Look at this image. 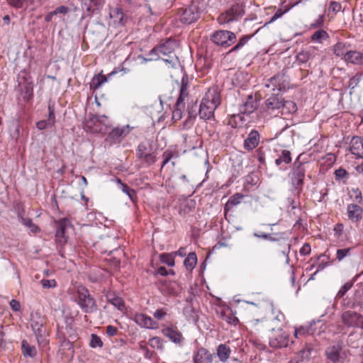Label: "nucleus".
I'll list each match as a JSON object with an SVG mask.
<instances>
[{
	"label": "nucleus",
	"instance_id": "16",
	"mask_svg": "<svg viewBox=\"0 0 363 363\" xmlns=\"http://www.w3.org/2000/svg\"><path fill=\"white\" fill-rule=\"evenodd\" d=\"M245 13L243 2H236L225 11V21L227 23L238 20Z\"/></svg>",
	"mask_w": 363,
	"mask_h": 363
},
{
	"label": "nucleus",
	"instance_id": "50",
	"mask_svg": "<svg viewBox=\"0 0 363 363\" xmlns=\"http://www.w3.org/2000/svg\"><path fill=\"white\" fill-rule=\"evenodd\" d=\"M313 351V349L309 346H306L305 348L300 350L298 357L301 359V361L303 362L304 359H309Z\"/></svg>",
	"mask_w": 363,
	"mask_h": 363
},
{
	"label": "nucleus",
	"instance_id": "51",
	"mask_svg": "<svg viewBox=\"0 0 363 363\" xmlns=\"http://www.w3.org/2000/svg\"><path fill=\"white\" fill-rule=\"evenodd\" d=\"M251 35H244L238 41V43L231 49L229 52H233L239 50L242 48L247 41L250 39Z\"/></svg>",
	"mask_w": 363,
	"mask_h": 363
},
{
	"label": "nucleus",
	"instance_id": "25",
	"mask_svg": "<svg viewBox=\"0 0 363 363\" xmlns=\"http://www.w3.org/2000/svg\"><path fill=\"white\" fill-rule=\"evenodd\" d=\"M258 106L257 101L252 95H249L247 100L240 106V113L242 114H250L253 113Z\"/></svg>",
	"mask_w": 363,
	"mask_h": 363
},
{
	"label": "nucleus",
	"instance_id": "13",
	"mask_svg": "<svg viewBox=\"0 0 363 363\" xmlns=\"http://www.w3.org/2000/svg\"><path fill=\"white\" fill-rule=\"evenodd\" d=\"M341 306L346 308H359L363 311V287L357 289L352 296L343 298Z\"/></svg>",
	"mask_w": 363,
	"mask_h": 363
},
{
	"label": "nucleus",
	"instance_id": "56",
	"mask_svg": "<svg viewBox=\"0 0 363 363\" xmlns=\"http://www.w3.org/2000/svg\"><path fill=\"white\" fill-rule=\"evenodd\" d=\"M150 345L153 348L162 350L163 347V343L162 338L159 337H154L150 340Z\"/></svg>",
	"mask_w": 363,
	"mask_h": 363
},
{
	"label": "nucleus",
	"instance_id": "26",
	"mask_svg": "<svg viewBox=\"0 0 363 363\" xmlns=\"http://www.w3.org/2000/svg\"><path fill=\"white\" fill-rule=\"evenodd\" d=\"M194 363H212L213 355L206 348L201 347L194 356Z\"/></svg>",
	"mask_w": 363,
	"mask_h": 363
},
{
	"label": "nucleus",
	"instance_id": "24",
	"mask_svg": "<svg viewBox=\"0 0 363 363\" xmlns=\"http://www.w3.org/2000/svg\"><path fill=\"white\" fill-rule=\"evenodd\" d=\"M189 79L187 75H184L181 82L180 91L177 100V106H184V100L189 96L188 92Z\"/></svg>",
	"mask_w": 363,
	"mask_h": 363
},
{
	"label": "nucleus",
	"instance_id": "59",
	"mask_svg": "<svg viewBox=\"0 0 363 363\" xmlns=\"http://www.w3.org/2000/svg\"><path fill=\"white\" fill-rule=\"evenodd\" d=\"M197 116V106L194 104L191 107L188 108V118L186 122L194 120Z\"/></svg>",
	"mask_w": 363,
	"mask_h": 363
},
{
	"label": "nucleus",
	"instance_id": "10",
	"mask_svg": "<svg viewBox=\"0 0 363 363\" xmlns=\"http://www.w3.org/2000/svg\"><path fill=\"white\" fill-rule=\"evenodd\" d=\"M71 227V222L66 218L55 222V242L60 247H62L67 242V230Z\"/></svg>",
	"mask_w": 363,
	"mask_h": 363
},
{
	"label": "nucleus",
	"instance_id": "55",
	"mask_svg": "<svg viewBox=\"0 0 363 363\" xmlns=\"http://www.w3.org/2000/svg\"><path fill=\"white\" fill-rule=\"evenodd\" d=\"M184 106H177V103L175 104L174 109L172 112V119L175 121H179L182 118V109Z\"/></svg>",
	"mask_w": 363,
	"mask_h": 363
},
{
	"label": "nucleus",
	"instance_id": "1",
	"mask_svg": "<svg viewBox=\"0 0 363 363\" xmlns=\"http://www.w3.org/2000/svg\"><path fill=\"white\" fill-rule=\"evenodd\" d=\"M220 104V94L218 88L208 89L199 106V117L203 120H209L213 116L215 110Z\"/></svg>",
	"mask_w": 363,
	"mask_h": 363
},
{
	"label": "nucleus",
	"instance_id": "47",
	"mask_svg": "<svg viewBox=\"0 0 363 363\" xmlns=\"http://www.w3.org/2000/svg\"><path fill=\"white\" fill-rule=\"evenodd\" d=\"M60 347L62 350L67 351V355L73 357L74 350L72 343L69 340H63V341L61 342Z\"/></svg>",
	"mask_w": 363,
	"mask_h": 363
},
{
	"label": "nucleus",
	"instance_id": "37",
	"mask_svg": "<svg viewBox=\"0 0 363 363\" xmlns=\"http://www.w3.org/2000/svg\"><path fill=\"white\" fill-rule=\"evenodd\" d=\"M175 286L174 281H164L161 284L160 290L167 294L174 295L177 294Z\"/></svg>",
	"mask_w": 363,
	"mask_h": 363
},
{
	"label": "nucleus",
	"instance_id": "29",
	"mask_svg": "<svg viewBox=\"0 0 363 363\" xmlns=\"http://www.w3.org/2000/svg\"><path fill=\"white\" fill-rule=\"evenodd\" d=\"M265 106L269 110L281 109L283 106V98L277 94H273L265 101Z\"/></svg>",
	"mask_w": 363,
	"mask_h": 363
},
{
	"label": "nucleus",
	"instance_id": "19",
	"mask_svg": "<svg viewBox=\"0 0 363 363\" xmlns=\"http://www.w3.org/2000/svg\"><path fill=\"white\" fill-rule=\"evenodd\" d=\"M106 0H82V7L86 16H91L99 11L105 4Z\"/></svg>",
	"mask_w": 363,
	"mask_h": 363
},
{
	"label": "nucleus",
	"instance_id": "46",
	"mask_svg": "<svg viewBox=\"0 0 363 363\" xmlns=\"http://www.w3.org/2000/svg\"><path fill=\"white\" fill-rule=\"evenodd\" d=\"M48 117L47 118L49 125H54L55 123V104L54 102L49 101L48 102Z\"/></svg>",
	"mask_w": 363,
	"mask_h": 363
},
{
	"label": "nucleus",
	"instance_id": "41",
	"mask_svg": "<svg viewBox=\"0 0 363 363\" xmlns=\"http://www.w3.org/2000/svg\"><path fill=\"white\" fill-rule=\"evenodd\" d=\"M348 51L349 50H347V45L342 42L337 43L333 47L334 54L338 57H345V53Z\"/></svg>",
	"mask_w": 363,
	"mask_h": 363
},
{
	"label": "nucleus",
	"instance_id": "53",
	"mask_svg": "<svg viewBox=\"0 0 363 363\" xmlns=\"http://www.w3.org/2000/svg\"><path fill=\"white\" fill-rule=\"evenodd\" d=\"M362 77V74L357 73L354 76H353L350 79L349 83H348V87L350 89H353L354 88H355L358 85L359 82L361 81Z\"/></svg>",
	"mask_w": 363,
	"mask_h": 363
},
{
	"label": "nucleus",
	"instance_id": "54",
	"mask_svg": "<svg viewBox=\"0 0 363 363\" xmlns=\"http://www.w3.org/2000/svg\"><path fill=\"white\" fill-rule=\"evenodd\" d=\"M89 345L93 348L97 347H101L103 346V342L99 336L96 334H91Z\"/></svg>",
	"mask_w": 363,
	"mask_h": 363
},
{
	"label": "nucleus",
	"instance_id": "7",
	"mask_svg": "<svg viewBox=\"0 0 363 363\" xmlns=\"http://www.w3.org/2000/svg\"><path fill=\"white\" fill-rule=\"evenodd\" d=\"M84 129L93 133H105L108 128V117L91 115L84 123Z\"/></svg>",
	"mask_w": 363,
	"mask_h": 363
},
{
	"label": "nucleus",
	"instance_id": "11",
	"mask_svg": "<svg viewBox=\"0 0 363 363\" xmlns=\"http://www.w3.org/2000/svg\"><path fill=\"white\" fill-rule=\"evenodd\" d=\"M342 324L347 328L363 330V315L351 310L343 311L341 315Z\"/></svg>",
	"mask_w": 363,
	"mask_h": 363
},
{
	"label": "nucleus",
	"instance_id": "33",
	"mask_svg": "<svg viewBox=\"0 0 363 363\" xmlns=\"http://www.w3.org/2000/svg\"><path fill=\"white\" fill-rule=\"evenodd\" d=\"M243 197L244 195L240 193H237L230 196L224 206L225 213L231 210L235 206L239 204Z\"/></svg>",
	"mask_w": 363,
	"mask_h": 363
},
{
	"label": "nucleus",
	"instance_id": "60",
	"mask_svg": "<svg viewBox=\"0 0 363 363\" xmlns=\"http://www.w3.org/2000/svg\"><path fill=\"white\" fill-rule=\"evenodd\" d=\"M40 283L43 288L45 289H50L56 286L57 283L55 279H42Z\"/></svg>",
	"mask_w": 363,
	"mask_h": 363
},
{
	"label": "nucleus",
	"instance_id": "30",
	"mask_svg": "<svg viewBox=\"0 0 363 363\" xmlns=\"http://www.w3.org/2000/svg\"><path fill=\"white\" fill-rule=\"evenodd\" d=\"M107 301L116 307L118 310L123 311L125 308V303L123 298L117 296L114 292L109 291L106 294Z\"/></svg>",
	"mask_w": 363,
	"mask_h": 363
},
{
	"label": "nucleus",
	"instance_id": "9",
	"mask_svg": "<svg viewBox=\"0 0 363 363\" xmlns=\"http://www.w3.org/2000/svg\"><path fill=\"white\" fill-rule=\"evenodd\" d=\"M305 174L306 169L304 164L299 162L298 159H297L292 166L291 179L292 186L298 191H301L303 189Z\"/></svg>",
	"mask_w": 363,
	"mask_h": 363
},
{
	"label": "nucleus",
	"instance_id": "64",
	"mask_svg": "<svg viewBox=\"0 0 363 363\" xmlns=\"http://www.w3.org/2000/svg\"><path fill=\"white\" fill-rule=\"evenodd\" d=\"M341 9H342V6L340 2L335 1H330V6H329V11H332L336 13L339 12L341 10Z\"/></svg>",
	"mask_w": 363,
	"mask_h": 363
},
{
	"label": "nucleus",
	"instance_id": "61",
	"mask_svg": "<svg viewBox=\"0 0 363 363\" xmlns=\"http://www.w3.org/2000/svg\"><path fill=\"white\" fill-rule=\"evenodd\" d=\"M174 157V153L172 150H167L163 152L162 157V167H164L169 160Z\"/></svg>",
	"mask_w": 363,
	"mask_h": 363
},
{
	"label": "nucleus",
	"instance_id": "27",
	"mask_svg": "<svg viewBox=\"0 0 363 363\" xmlns=\"http://www.w3.org/2000/svg\"><path fill=\"white\" fill-rule=\"evenodd\" d=\"M134 320L135 323L146 328H155L157 325V323L154 321L150 316L143 313H137L135 315Z\"/></svg>",
	"mask_w": 363,
	"mask_h": 363
},
{
	"label": "nucleus",
	"instance_id": "21",
	"mask_svg": "<svg viewBox=\"0 0 363 363\" xmlns=\"http://www.w3.org/2000/svg\"><path fill=\"white\" fill-rule=\"evenodd\" d=\"M316 323H321V321L318 320L317 322L313 321L311 323V324L308 326H301L295 330L294 332V337L296 338H299L302 337H306L307 335H314L316 333L318 335L320 333V331L316 332L315 328H314V325Z\"/></svg>",
	"mask_w": 363,
	"mask_h": 363
},
{
	"label": "nucleus",
	"instance_id": "62",
	"mask_svg": "<svg viewBox=\"0 0 363 363\" xmlns=\"http://www.w3.org/2000/svg\"><path fill=\"white\" fill-rule=\"evenodd\" d=\"M70 11V9L66 6H60L57 7L54 11H52V13L55 15L63 14L65 15L68 13Z\"/></svg>",
	"mask_w": 363,
	"mask_h": 363
},
{
	"label": "nucleus",
	"instance_id": "39",
	"mask_svg": "<svg viewBox=\"0 0 363 363\" xmlns=\"http://www.w3.org/2000/svg\"><path fill=\"white\" fill-rule=\"evenodd\" d=\"M230 350L228 346L225 344H221L218 347L217 354L220 361L225 362L230 356Z\"/></svg>",
	"mask_w": 363,
	"mask_h": 363
},
{
	"label": "nucleus",
	"instance_id": "34",
	"mask_svg": "<svg viewBox=\"0 0 363 363\" xmlns=\"http://www.w3.org/2000/svg\"><path fill=\"white\" fill-rule=\"evenodd\" d=\"M124 13L122 9L116 7L110 10V17L113 20L114 23L123 25L124 22Z\"/></svg>",
	"mask_w": 363,
	"mask_h": 363
},
{
	"label": "nucleus",
	"instance_id": "22",
	"mask_svg": "<svg viewBox=\"0 0 363 363\" xmlns=\"http://www.w3.org/2000/svg\"><path fill=\"white\" fill-rule=\"evenodd\" d=\"M350 151L352 155L363 159V138L352 137L350 140Z\"/></svg>",
	"mask_w": 363,
	"mask_h": 363
},
{
	"label": "nucleus",
	"instance_id": "48",
	"mask_svg": "<svg viewBox=\"0 0 363 363\" xmlns=\"http://www.w3.org/2000/svg\"><path fill=\"white\" fill-rule=\"evenodd\" d=\"M353 286V282L352 281H347L346 282L343 286H342V287L340 289L339 291L337 292V295H336V298L337 299H340V298H344V296L345 295V294L352 288V286ZM343 299H342V301Z\"/></svg>",
	"mask_w": 363,
	"mask_h": 363
},
{
	"label": "nucleus",
	"instance_id": "63",
	"mask_svg": "<svg viewBox=\"0 0 363 363\" xmlns=\"http://www.w3.org/2000/svg\"><path fill=\"white\" fill-rule=\"evenodd\" d=\"M335 179L337 180L342 179L348 175L347 172L343 168H339L335 171Z\"/></svg>",
	"mask_w": 363,
	"mask_h": 363
},
{
	"label": "nucleus",
	"instance_id": "36",
	"mask_svg": "<svg viewBox=\"0 0 363 363\" xmlns=\"http://www.w3.org/2000/svg\"><path fill=\"white\" fill-rule=\"evenodd\" d=\"M297 111L296 104L292 101H285L283 99V106H281V113L293 114Z\"/></svg>",
	"mask_w": 363,
	"mask_h": 363
},
{
	"label": "nucleus",
	"instance_id": "43",
	"mask_svg": "<svg viewBox=\"0 0 363 363\" xmlns=\"http://www.w3.org/2000/svg\"><path fill=\"white\" fill-rule=\"evenodd\" d=\"M22 96L23 100L28 101L33 96V86L31 83L26 82L22 88Z\"/></svg>",
	"mask_w": 363,
	"mask_h": 363
},
{
	"label": "nucleus",
	"instance_id": "42",
	"mask_svg": "<svg viewBox=\"0 0 363 363\" xmlns=\"http://www.w3.org/2000/svg\"><path fill=\"white\" fill-rule=\"evenodd\" d=\"M160 259L162 263L169 267H174L175 264L174 255L173 253H162L160 255Z\"/></svg>",
	"mask_w": 363,
	"mask_h": 363
},
{
	"label": "nucleus",
	"instance_id": "6",
	"mask_svg": "<svg viewBox=\"0 0 363 363\" xmlns=\"http://www.w3.org/2000/svg\"><path fill=\"white\" fill-rule=\"evenodd\" d=\"M201 10L199 3L192 1L191 4L186 7L181 8L178 11L179 21L184 24H191L196 22L201 15Z\"/></svg>",
	"mask_w": 363,
	"mask_h": 363
},
{
	"label": "nucleus",
	"instance_id": "31",
	"mask_svg": "<svg viewBox=\"0 0 363 363\" xmlns=\"http://www.w3.org/2000/svg\"><path fill=\"white\" fill-rule=\"evenodd\" d=\"M315 57V50L308 49L306 50H301L298 52L296 55V60L299 64H306L310 60Z\"/></svg>",
	"mask_w": 363,
	"mask_h": 363
},
{
	"label": "nucleus",
	"instance_id": "45",
	"mask_svg": "<svg viewBox=\"0 0 363 363\" xmlns=\"http://www.w3.org/2000/svg\"><path fill=\"white\" fill-rule=\"evenodd\" d=\"M107 81V77L102 74H99L93 77L91 82V87L94 89H98L101 85Z\"/></svg>",
	"mask_w": 363,
	"mask_h": 363
},
{
	"label": "nucleus",
	"instance_id": "17",
	"mask_svg": "<svg viewBox=\"0 0 363 363\" xmlns=\"http://www.w3.org/2000/svg\"><path fill=\"white\" fill-rule=\"evenodd\" d=\"M162 333L164 336L168 337L175 344L180 345L183 342L184 338L180 331L177 330L176 326L171 325L162 329Z\"/></svg>",
	"mask_w": 363,
	"mask_h": 363
},
{
	"label": "nucleus",
	"instance_id": "12",
	"mask_svg": "<svg viewBox=\"0 0 363 363\" xmlns=\"http://www.w3.org/2000/svg\"><path fill=\"white\" fill-rule=\"evenodd\" d=\"M211 40L216 45L228 48L235 42L236 35L231 31L217 30L211 35Z\"/></svg>",
	"mask_w": 363,
	"mask_h": 363
},
{
	"label": "nucleus",
	"instance_id": "38",
	"mask_svg": "<svg viewBox=\"0 0 363 363\" xmlns=\"http://www.w3.org/2000/svg\"><path fill=\"white\" fill-rule=\"evenodd\" d=\"M197 257L195 252H190L185 258L184 264L187 270L191 271L196 265Z\"/></svg>",
	"mask_w": 363,
	"mask_h": 363
},
{
	"label": "nucleus",
	"instance_id": "3",
	"mask_svg": "<svg viewBox=\"0 0 363 363\" xmlns=\"http://www.w3.org/2000/svg\"><path fill=\"white\" fill-rule=\"evenodd\" d=\"M348 352V350H345L343 340H337L333 341L325 351L327 359L326 363H344Z\"/></svg>",
	"mask_w": 363,
	"mask_h": 363
},
{
	"label": "nucleus",
	"instance_id": "58",
	"mask_svg": "<svg viewBox=\"0 0 363 363\" xmlns=\"http://www.w3.org/2000/svg\"><path fill=\"white\" fill-rule=\"evenodd\" d=\"M167 314V309L165 308H159L155 311L153 313V316L158 320H161L164 319V318Z\"/></svg>",
	"mask_w": 363,
	"mask_h": 363
},
{
	"label": "nucleus",
	"instance_id": "2",
	"mask_svg": "<svg viewBox=\"0 0 363 363\" xmlns=\"http://www.w3.org/2000/svg\"><path fill=\"white\" fill-rule=\"evenodd\" d=\"M177 47V43L174 40L167 39L164 43L160 42L159 45L154 47L149 52V55L151 57L150 60H158L160 55L167 56V58H163L162 60L174 65L178 58L174 54V50Z\"/></svg>",
	"mask_w": 363,
	"mask_h": 363
},
{
	"label": "nucleus",
	"instance_id": "57",
	"mask_svg": "<svg viewBox=\"0 0 363 363\" xmlns=\"http://www.w3.org/2000/svg\"><path fill=\"white\" fill-rule=\"evenodd\" d=\"M289 8L285 9L283 10L282 9H279L276 11L275 13L273 15V16L271 18L270 21L265 23L264 26H267L269 23H271L280 17H281L285 13H286L289 11Z\"/></svg>",
	"mask_w": 363,
	"mask_h": 363
},
{
	"label": "nucleus",
	"instance_id": "35",
	"mask_svg": "<svg viewBox=\"0 0 363 363\" xmlns=\"http://www.w3.org/2000/svg\"><path fill=\"white\" fill-rule=\"evenodd\" d=\"M21 349L24 357H34L37 354L35 347L30 345L26 340H23L21 342Z\"/></svg>",
	"mask_w": 363,
	"mask_h": 363
},
{
	"label": "nucleus",
	"instance_id": "20",
	"mask_svg": "<svg viewBox=\"0 0 363 363\" xmlns=\"http://www.w3.org/2000/svg\"><path fill=\"white\" fill-rule=\"evenodd\" d=\"M260 140V135L256 130H251L247 135V138L244 140V149L247 151H252L256 148Z\"/></svg>",
	"mask_w": 363,
	"mask_h": 363
},
{
	"label": "nucleus",
	"instance_id": "4",
	"mask_svg": "<svg viewBox=\"0 0 363 363\" xmlns=\"http://www.w3.org/2000/svg\"><path fill=\"white\" fill-rule=\"evenodd\" d=\"M45 318L39 313H32L30 315V325L35 335L38 344L40 347H45L48 344L46 338V329L45 324Z\"/></svg>",
	"mask_w": 363,
	"mask_h": 363
},
{
	"label": "nucleus",
	"instance_id": "49",
	"mask_svg": "<svg viewBox=\"0 0 363 363\" xmlns=\"http://www.w3.org/2000/svg\"><path fill=\"white\" fill-rule=\"evenodd\" d=\"M352 249V247L338 249L337 250L336 259L342 261L344 258L350 256Z\"/></svg>",
	"mask_w": 363,
	"mask_h": 363
},
{
	"label": "nucleus",
	"instance_id": "15",
	"mask_svg": "<svg viewBox=\"0 0 363 363\" xmlns=\"http://www.w3.org/2000/svg\"><path fill=\"white\" fill-rule=\"evenodd\" d=\"M266 86L272 88L273 91H285L289 87V82L284 74H277L271 77Z\"/></svg>",
	"mask_w": 363,
	"mask_h": 363
},
{
	"label": "nucleus",
	"instance_id": "8",
	"mask_svg": "<svg viewBox=\"0 0 363 363\" xmlns=\"http://www.w3.org/2000/svg\"><path fill=\"white\" fill-rule=\"evenodd\" d=\"M136 157L146 166H151L157 161V157L152 152V146L148 142L140 143L135 151Z\"/></svg>",
	"mask_w": 363,
	"mask_h": 363
},
{
	"label": "nucleus",
	"instance_id": "44",
	"mask_svg": "<svg viewBox=\"0 0 363 363\" xmlns=\"http://www.w3.org/2000/svg\"><path fill=\"white\" fill-rule=\"evenodd\" d=\"M121 190L123 193L126 194L130 199L133 202L135 203L137 201L138 197H137V193L135 190L130 188L129 186L125 184H122Z\"/></svg>",
	"mask_w": 363,
	"mask_h": 363
},
{
	"label": "nucleus",
	"instance_id": "23",
	"mask_svg": "<svg viewBox=\"0 0 363 363\" xmlns=\"http://www.w3.org/2000/svg\"><path fill=\"white\" fill-rule=\"evenodd\" d=\"M348 218L352 222L357 223L362 218L363 209L357 204L351 203L347 207Z\"/></svg>",
	"mask_w": 363,
	"mask_h": 363
},
{
	"label": "nucleus",
	"instance_id": "52",
	"mask_svg": "<svg viewBox=\"0 0 363 363\" xmlns=\"http://www.w3.org/2000/svg\"><path fill=\"white\" fill-rule=\"evenodd\" d=\"M328 37L326 31L323 30H318L315 31L311 36V40L313 41L320 42L322 40L325 39Z\"/></svg>",
	"mask_w": 363,
	"mask_h": 363
},
{
	"label": "nucleus",
	"instance_id": "32",
	"mask_svg": "<svg viewBox=\"0 0 363 363\" xmlns=\"http://www.w3.org/2000/svg\"><path fill=\"white\" fill-rule=\"evenodd\" d=\"M24 211H18V217L21 220V223L28 227L32 233H36L40 231V229L38 226L33 223L32 219L30 218H24L23 217Z\"/></svg>",
	"mask_w": 363,
	"mask_h": 363
},
{
	"label": "nucleus",
	"instance_id": "18",
	"mask_svg": "<svg viewBox=\"0 0 363 363\" xmlns=\"http://www.w3.org/2000/svg\"><path fill=\"white\" fill-rule=\"evenodd\" d=\"M128 128L129 126L127 125L126 127L113 128L108 133L106 140L111 144L120 143L128 134Z\"/></svg>",
	"mask_w": 363,
	"mask_h": 363
},
{
	"label": "nucleus",
	"instance_id": "5",
	"mask_svg": "<svg viewBox=\"0 0 363 363\" xmlns=\"http://www.w3.org/2000/svg\"><path fill=\"white\" fill-rule=\"evenodd\" d=\"M76 301L86 313H92L98 310L95 298L91 296L89 291L84 286L77 287Z\"/></svg>",
	"mask_w": 363,
	"mask_h": 363
},
{
	"label": "nucleus",
	"instance_id": "40",
	"mask_svg": "<svg viewBox=\"0 0 363 363\" xmlns=\"http://www.w3.org/2000/svg\"><path fill=\"white\" fill-rule=\"evenodd\" d=\"M282 162L289 164L291 162V152L289 150H283L279 158L275 160V164L279 166Z\"/></svg>",
	"mask_w": 363,
	"mask_h": 363
},
{
	"label": "nucleus",
	"instance_id": "14",
	"mask_svg": "<svg viewBox=\"0 0 363 363\" xmlns=\"http://www.w3.org/2000/svg\"><path fill=\"white\" fill-rule=\"evenodd\" d=\"M289 343V335L287 333L279 330L272 333L269 337V345L274 348L286 347Z\"/></svg>",
	"mask_w": 363,
	"mask_h": 363
},
{
	"label": "nucleus",
	"instance_id": "28",
	"mask_svg": "<svg viewBox=\"0 0 363 363\" xmlns=\"http://www.w3.org/2000/svg\"><path fill=\"white\" fill-rule=\"evenodd\" d=\"M345 60L353 65H363V52L356 50H350L345 53Z\"/></svg>",
	"mask_w": 363,
	"mask_h": 363
}]
</instances>
